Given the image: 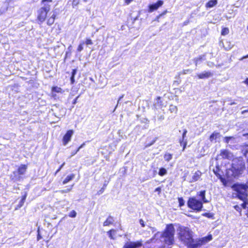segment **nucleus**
I'll return each instance as SVG.
<instances>
[{
    "mask_svg": "<svg viewBox=\"0 0 248 248\" xmlns=\"http://www.w3.org/2000/svg\"><path fill=\"white\" fill-rule=\"evenodd\" d=\"M174 232L175 229L173 224H168L163 232H157L154 237L149 240V242L161 243L164 246L172 245L174 242Z\"/></svg>",
    "mask_w": 248,
    "mask_h": 248,
    "instance_id": "f257e3e1",
    "label": "nucleus"
},
{
    "mask_svg": "<svg viewBox=\"0 0 248 248\" xmlns=\"http://www.w3.org/2000/svg\"><path fill=\"white\" fill-rule=\"evenodd\" d=\"M179 240L188 248H197V239L193 238L192 232L186 227L179 226L177 229Z\"/></svg>",
    "mask_w": 248,
    "mask_h": 248,
    "instance_id": "f03ea898",
    "label": "nucleus"
},
{
    "mask_svg": "<svg viewBox=\"0 0 248 248\" xmlns=\"http://www.w3.org/2000/svg\"><path fill=\"white\" fill-rule=\"evenodd\" d=\"M205 190L197 193V195L201 198V200H198L196 197H190L187 202L188 207L196 212L201 211L203 207V203L209 202L205 198Z\"/></svg>",
    "mask_w": 248,
    "mask_h": 248,
    "instance_id": "7ed1b4c3",
    "label": "nucleus"
},
{
    "mask_svg": "<svg viewBox=\"0 0 248 248\" xmlns=\"http://www.w3.org/2000/svg\"><path fill=\"white\" fill-rule=\"evenodd\" d=\"M233 197L239 200L248 198V180L245 184H233Z\"/></svg>",
    "mask_w": 248,
    "mask_h": 248,
    "instance_id": "20e7f679",
    "label": "nucleus"
},
{
    "mask_svg": "<svg viewBox=\"0 0 248 248\" xmlns=\"http://www.w3.org/2000/svg\"><path fill=\"white\" fill-rule=\"evenodd\" d=\"M218 167H216V170H214V172L217 176H219V178L224 186L230 187L232 188V178L231 177V176L232 175V169H230L227 170L226 173V178L222 177L218 173Z\"/></svg>",
    "mask_w": 248,
    "mask_h": 248,
    "instance_id": "39448f33",
    "label": "nucleus"
},
{
    "mask_svg": "<svg viewBox=\"0 0 248 248\" xmlns=\"http://www.w3.org/2000/svg\"><path fill=\"white\" fill-rule=\"evenodd\" d=\"M245 169V161L241 157L236 158L233 163V177L239 176Z\"/></svg>",
    "mask_w": 248,
    "mask_h": 248,
    "instance_id": "423d86ee",
    "label": "nucleus"
},
{
    "mask_svg": "<svg viewBox=\"0 0 248 248\" xmlns=\"http://www.w3.org/2000/svg\"><path fill=\"white\" fill-rule=\"evenodd\" d=\"M50 6L49 4H44V6L41 7L37 11V19L40 23L44 22L46 19L47 14L50 11Z\"/></svg>",
    "mask_w": 248,
    "mask_h": 248,
    "instance_id": "0eeeda50",
    "label": "nucleus"
},
{
    "mask_svg": "<svg viewBox=\"0 0 248 248\" xmlns=\"http://www.w3.org/2000/svg\"><path fill=\"white\" fill-rule=\"evenodd\" d=\"M242 203L233 205V208L242 215V210H245V215L248 217V198L246 199L240 200Z\"/></svg>",
    "mask_w": 248,
    "mask_h": 248,
    "instance_id": "6e6552de",
    "label": "nucleus"
},
{
    "mask_svg": "<svg viewBox=\"0 0 248 248\" xmlns=\"http://www.w3.org/2000/svg\"><path fill=\"white\" fill-rule=\"evenodd\" d=\"M212 239V235L209 234L207 236L204 237L202 239H197V242L195 244L197 245V248L201 247Z\"/></svg>",
    "mask_w": 248,
    "mask_h": 248,
    "instance_id": "1a4fd4ad",
    "label": "nucleus"
},
{
    "mask_svg": "<svg viewBox=\"0 0 248 248\" xmlns=\"http://www.w3.org/2000/svg\"><path fill=\"white\" fill-rule=\"evenodd\" d=\"M74 133L72 130H69L67 131L64 135L62 139V142L64 145H66L71 140V137Z\"/></svg>",
    "mask_w": 248,
    "mask_h": 248,
    "instance_id": "9d476101",
    "label": "nucleus"
},
{
    "mask_svg": "<svg viewBox=\"0 0 248 248\" xmlns=\"http://www.w3.org/2000/svg\"><path fill=\"white\" fill-rule=\"evenodd\" d=\"M163 4V1L161 0H159L157 2L150 4L148 6V11L150 13L153 12L155 10H157L159 7L161 6Z\"/></svg>",
    "mask_w": 248,
    "mask_h": 248,
    "instance_id": "9b49d317",
    "label": "nucleus"
},
{
    "mask_svg": "<svg viewBox=\"0 0 248 248\" xmlns=\"http://www.w3.org/2000/svg\"><path fill=\"white\" fill-rule=\"evenodd\" d=\"M142 244L140 242H128L125 244L123 248H137L140 247Z\"/></svg>",
    "mask_w": 248,
    "mask_h": 248,
    "instance_id": "f8f14e48",
    "label": "nucleus"
},
{
    "mask_svg": "<svg viewBox=\"0 0 248 248\" xmlns=\"http://www.w3.org/2000/svg\"><path fill=\"white\" fill-rule=\"evenodd\" d=\"M213 76V73L210 71H204L203 72L198 74L197 76L199 79H205L212 77Z\"/></svg>",
    "mask_w": 248,
    "mask_h": 248,
    "instance_id": "ddd939ff",
    "label": "nucleus"
},
{
    "mask_svg": "<svg viewBox=\"0 0 248 248\" xmlns=\"http://www.w3.org/2000/svg\"><path fill=\"white\" fill-rule=\"evenodd\" d=\"M202 172L200 170L196 171L192 176V178L190 179L189 182L190 183H193L197 181L200 178L202 175Z\"/></svg>",
    "mask_w": 248,
    "mask_h": 248,
    "instance_id": "4468645a",
    "label": "nucleus"
},
{
    "mask_svg": "<svg viewBox=\"0 0 248 248\" xmlns=\"http://www.w3.org/2000/svg\"><path fill=\"white\" fill-rule=\"evenodd\" d=\"M241 153L245 157L248 155V144H244L240 146Z\"/></svg>",
    "mask_w": 248,
    "mask_h": 248,
    "instance_id": "2eb2a0df",
    "label": "nucleus"
},
{
    "mask_svg": "<svg viewBox=\"0 0 248 248\" xmlns=\"http://www.w3.org/2000/svg\"><path fill=\"white\" fill-rule=\"evenodd\" d=\"M231 153L229 152L227 150H222L221 151L220 155L223 158L230 159L231 157Z\"/></svg>",
    "mask_w": 248,
    "mask_h": 248,
    "instance_id": "dca6fc26",
    "label": "nucleus"
},
{
    "mask_svg": "<svg viewBox=\"0 0 248 248\" xmlns=\"http://www.w3.org/2000/svg\"><path fill=\"white\" fill-rule=\"evenodd\" d=\"M205 55H201L197 58H195L194 59V62L195 63V65L197 66L198 64H199L201 63H202V61L205 60Z\"/></svg>",
    "mask_w": 248,
    "mask_h": 248,
    "instance_id": "f3484780",
    "label": "nucleus"
},
{
    "mask_svg": "<svg viewBox=\"0 0 248 248\" xmlns=\"http://www.w3.org/2000/svg\"><path fill=\"white\" fill-rule=\"evenodd\" d=\"M220 136V135L219 133L214 132L210 136V140L212 142L214 141L216 142L217 141V139L219 138Z\"/></svg>",
    "mask_w": 248,
    "mask_h": 248,
    "instance_id": "a211bd4d",
    "label": "nucleus"
},
{
    "mask_svg": "<svg viewBox=\"0 0 248 248\" xmlns=\"http://www.w3.org/2000/svg\"><path fill=\"white\" fill-rule=\"evenodd\" d=\"M27 169V166L26 165H21L19 167L17 170L18 174L19 175H23L26 171Z\"/></svg>",
    "mask_w": 248,
    "mask_h": 248,
    "instance_id": "6ab92c4d",
    "label": "nucleus"
},
{
    "mask_svg": "<svg viewBox=\"0 0 248 248\" xmlns=\"http://www.w3.org/2000/svg\"><path fill=\"white\" fill-rule=\"evenodd\" d=\"M114 221V220L113 219V217H111V216H109L106 220L104 221L103 223V226H109L110 224H113V222Z\"/></svg>",
    "mask_w": 248,
    "mask_h": 248,
    "instance_id": "aec40b11",
    "label": "nucleus"
},
{
    "mask_svg": "<svg viewBox=\"0 0 248 248\" xmlns=\"http://www.w3.org/2000/svg\"><path fill=\"white\" fill-rule=\"evenodd\" d=\"M18 174L17 171H15L13 172V175L11 176L12 179L14 181H19L21 179V176Z\"/></svg>",
    "mask_w": 248,
    "mask_h": 248,
    "instance_id": "412c9836",
    "label": "nucleus"
},
{
    "mask_svg": "<svg viewBox=\"0 0 248 248\" xmlns=\"http://www.w3.org/2000/svg\"><path fill=\"white\" fill-rule=\"evenodd\" d=\"M217 3V0H210L206 4V7L207 8H212Z\"/></svg>",
    "mask_w": 248,
    "mask_h": 248,
    "instance_id": "4be33fe9",
    "label": "nucleus"
},
{
    "mask_svg": "<svg viewBox=\"0 0 248 248\" xmlns=\"http://www.w3.org/2000/svg\"><path fill=\"white\" fill-rule=\"evenodd\" d=\"M223 44L224 47L226 50H229L232 47V45L231 42L226 41L224 43H223Z\"/></svg>",
    "mask_w": 248,
    "mask_h": 248,
    "instance_id": "5701e85b",
    "label": "nucleus"
},
{
    "mask_svg": "<svg viewBox=\"0 0 248 248\" xmlns=\"http://www.w3.org/2000/svg\"><path fill=\"white\" fill-rule=\"evenodd\" d=\"M75 174H71L69 175H68L65 178V179L63 180L62 183L63 185H65L66 184H67V183H68L69 181H71L72 180H73L74 177H75Z\"/></svg>",
    "mask_w": 248,
    "mask_h": 248,
    "instance_id": "b1692460",
    "label": "nucleus"
},
{
    "mask_svg": "<svg viewBox=\"0 0 248 248\" xmlns=\"http://www.w3.org/2000/svg\"><path fill=\"white\" fill-rule=\"evenodd\" d=\"M158 173V175H160V176H163L167 174V170L164 168H160Z\"/></svg>",
    "mask_w": 248,
    "mask_h": 248,
    "instance_id": "393cba45",
    "label": "nucleus"
},
{
    "mask_svg": "<svg viewBox=\"0 0 248 248\" xmlns=\"http://www.w3.org/2000/svg\"><path fill=\"white\" fill-rule=\"evenodd\" d=\"M116 233V231L114 229H111L108 232V234L109 237L111 239H114L115 238L113 237V235Z\"/></svg>",
    "mask_w": 248,
    "mask_h": 248,
    "instance_id": "a878e982",
    "label": "nucleus"
},
{
    "mask_svg": "<svg viewBox=\"0 0 248 248\" xmlns=\"http://www.w3.org/2000/svg\"><path fill=\"white\" fill-rule=\"evenodd\" d=\"M164 159L166 161L169 162L172 159V155L169 153L166 154L164 155Z\"/></svg>",
    "mask_w": 248,
    "mask_h": 248,
    "instance_id": "bb28decb",
    "label": "nucleus"
},
{
    "mask_svg": "<svg viewBox=\"0 0 248 248\" xmlns=\"http://www.w3.org/2000/svg\"><path fill=\"white\" fill-rule=\"evenodd\" d=\"M187 133V130L186 129L184 130V132L182 135V140H180V143H182V142L184 141V140H185L186 139H185V138L186 137V134Z\"/></svg>",
    "mask_w": 248,
    "mask_h": 248,
    "instance_id": "cd10ccee",
    "label": "nucleus"
},
{
    "mask_svg": "<svg viewBox=\"0 0 248 248\" xmlns=\"http://www.w3.org/2000/svg\"><path fill=\"white\" fill-rule=\"evenodd\" d=\"M26 195H24V196H23L22 199L20 200V201L19 203V204L18 205V207L20 208L23 206V205L25 202V201L26 200Z\"/></svg>",
    "mask_w": 248,
    "mask_h": 248,
    "instance_id": "c85d7f7f",
    "label": "nucleus"
},
{
    "mask_svg": "<svg viewBox=\"0 0 248 248\" xmlns=\"http://www.w3.org/2000/svg\"><path fill=\"white\" fill-rule=\"evenodd\" d=\"M73 185H72L71 186H70V187L68 188H67V189H63V190H61L60 191V192L62 194L63 193H68L69 192H70L72 188H73Z\"/></svg>",
    "mask_w": 248,
    "mask_h": 248,
    "instance_id": "c756f323",
    "label": "nucleus"
},
{
    "mask_svg": "<svg viewBox=\"0 0 248 248\" xmlns=\"http://www.w3.org/2000/svg\"><path fill=\"white\" fill-rule=\"evenodd\" d=\"M178 202L180 207H182L185 204V201L182 197L178 198Z\"/></svg>",
    "mask_w": 248,
    "mask_h": 248,
    "instance_id": "7c9ffc66",
    "label": "nucleus"
},
{
    "mask_svg": "<svg viewBox=\"0 0 248 248\" xmlns=\"http://www.w3.org/2000/svg\"><path fill=\"white\" fill-rule=\"evenodd\" d=\"M55 19H53L52 18H51L49 17L47 21V24L48 26L52 25L54 23Z\"/></svg>",
    "mask_w": 248,
    "mask_h": 248,
    "instance_id": "2f4dec72",
    "label": "nucleus"
},
{
    "mask_svg": "<svg viewBox=\"0 0 248 248\" xmlns=\"http://www.w3.org/2000/svg\"><path fill=\"white\" fill-rule=\"evenodd\" d=\"M161 97L158 96L156 98V102L155 104V106H158L160 107L161 106L162 102L160 101Z\"/></svg>",
    "mask_w": 248,
    "mask_h": 248,
    "instance_id": "473e14b6",
    "label": "nucleus"
},
{
    "mask_svg": "<svg viewBox=\"0 0 248 248\" xmlns=\"http://www.w3.org/2000/svg\"><path fill=\"white\" fill-rule=\"evenodd\" d=\"M84 145V143L82 144L81 146H80L76 151L72 152L71 153V156L76 155L78 153V152L79 150L83 147Z\"/></svg>",
    "mask_w": 248,
    "mask_h": 248,
    "instance_id": "72a5a7b5",
    "label": "nucleus"
},
{
    "mask_svg": "<svg viewBox=\"0 0 248 248\" xmlns=\"http://www.w3.org/2000/svg\"><path fill=\"white\" fill-rule=\"evenodd\" d=\"M228 33H229V29L228 28H225L222 30L221 34L222 35H225L227 34Z\"/></svg>",
    "mask_w": 248,
    "mask_h": 248,
    "instance_id": "f704fd0d",
    "label": "nucleus"
},
{
    "mask_svg": "<svg viewBox=\"0 0 248 248\" xmlns=\"http://www.w3.org/2000/svg\"><path fill=\"white\" fill-rule=\"evenodd\" d=\"M107 186V184H104V186H103V187H102L100 190H99L98 192H97V194L98 195H100L101 194H102L104 190H105V187L106 186Z\"/></svg>",
    "mask_w": 248,
    "mask_h": 248,
    "instance_id": "c9c22d12",
    "label": "nucleus"
},
{
    "mask_svg": "<svg viewBox=\"0 0 248 248\" xmlns=\"http://www.w3.org/2000/svg\"><path fill=\"white\" fill-rule=\"evenodd\" d=\"M156 138H155L154 140H153L152 142L147 143L145 145V148H147L150 147V146L152 145L156 141Z\"/></svg>",
    "mask_w": 248,
    "mask_h": 248,
    "instance_id": "e433bc0d",
    "label": "nucleus"
},
{
    "mask_svg": "<svg viewBox=\"0 0 248 248\" xmlns=\"http://www.w3.org/2000/svg\"><path fill=\"white\" fill-rule=\"evenodd\" d=\"M203 216L208 218H212L213 217V214L210 213H206L203 214Z\"/></svg>",
    "mask_w": 248,
    "mask_h": 248,
    "instance_id": "4c0bfd02",
    "label": "nucleus"
},
{
    "mask_svg": "<svg viewBox=\"0 0 248 248\" xmlns=\"http://www.w3.org/2000/svg\"><path fill=\"white\" fill-rule=\"evenodd\" d=\"M77 215V213L75 211L73 210L69 214V217H75Z\"/></svg>",
    "mask_w": 248,
    "mask_h": 248,
    "instance_id": "58836bf2",
    "label": "nucleus"
},
{
    "mask_svg": "<svg viewBox=\"0 0 248 248\" xmlns=\"http://www.w3.org/2000/svg\"><path fill=\"white\" fill-rule=\"evenodd\" d=\"M84 44V42H82V43H80L79 46H78V51H79V52H80L83 49V45Z\"/></svg>",
    "mask_w": 248,
    "mask_h": 248,
    "instance_id": "ea45409f",
    "label": "nucleus"
},
{
    "mask_svg": "<svg viewBox=\"0 0 248 248\" xmlns=\"http://www.w3.org/2000/svg\"><path fill=\"white\" fill-rule=\"evenodd\" d=\"M61 90V89L60 88H59L58 87H54L52 88V91L59 93Z\"/></svg>",
    "mask_w": 248,
    "mask_h": 248,
    "instance_id": "a19ab883",
    "label": "nucleus"
},
{
    "mask_svg": "<svg viewBox=\"0 0 248 248\" xmlns=\"http://www.w3.org/2000/svg\"><path fill=\"white\" fill-rule=\"evenodd\" d=\"M181 145H183V151H184L186 147V144H187V140H184V141L182 142V143H180Z\"/></svg>",
    "mask_w": 248,
    "mask_h": 248,
    "instance_id": "79ce46f5",
    "label": "nucleus"
},
{
    "mask_svg": "<svg viewBox=\"0 0 248 248\" xmlns=\"http://www.w3.org/2000/svg\"><path fill=\"white\" fill-rule=\"evenodd\" d=\"M85 43L87 45H92L93 44V43L92 40L90 39H87Z\"/></svg>",
    "mask_w": 248,
    "mask_h": 248,
    "instance_id": "37998d69",
    "label": "nucleus"
},
{
    "mask_svg": "<svg viewBox=\"0 0 248 248\" xmlns=\"http://www.w3.org/2000/svg\"><path fill=\"white\" fill-rule=\"evenodd\" d=\"M65 165V163H63L61 165V166L60 167V168L56 170V171L55 172V175H56L57 174V173L58 172H59L62 169V168L63 167V166Z\"/></svg>",
    "mask_w": 248,
    "mask_h": 248,
    "instance_id": "c03bdc74",
    "label": "nucleus"
},
{
    "mask_svg": "<svg viewBox=\"0 0 248 248\" xmlns=\"http://www.w3.org/2000/svg\"><path fill=\"white\" fill-rule=\"evenodd\" d=\"M7 9H8V6H6L5 7H1L0 10L1 12H2V13L3 14V13H5L7 10Z\"/></svg>",
    "mask_w": 248,
    "mask_h": 248,
    "instance_id": "a18cd8bd",
    "label": "nucleus"
},
{
    "mask_svg": "<svg viewBox=\"0 0 248 248\" xmlns=\"http://www.w3.org/2000/svg\"><path fill=\"white\" fill-rule=\"evenodd\" d=\"M232 139V137H227L225 138L224 141L225 142L228 143L229 142V140H231Z\"/></svg>",
    "mask_w": 248,
    "mask_h": 248,
    "instance_id": "49530a36",
    "label": "nucleus"
},
{
    "mask_svg": "<svg viewBox=\"0 0 248 248\" xmlns=\"http://www.w3.org/2000/svg\"><path fill=\"white\" fill-rule=\"evenodd\" d=\"M139 222H140V224L141 225V226L142 227H145V225L144 224V222L143 219H140Z\"/></svg>",
    "mask_w": 248,
    "mask_h": 248,
    "instance_id": "de8ad7c7",
    "label": "nucleus"
},
{
    "mask_svg": "<svg viewBox=\"0 0 248 248\" xmlns=\"http://www.w3.org/2000/svg\"><path fill=\"white\" fill-rule=\"evenodd\" d=\"M77 73V69H73L72 72L71 76L75 77V76L76 75Z\"/></svg>",
    "mask_w": 248,
    "mask_h": 248,
    "instance_id": "09e8293b",
    "label": "nucleus"
},
{
    "mask_svg": "<svg viewBox=\"0 0 248 248\" xmlns=\"http://www.w3.org/2000/svg\"><path fill=\"white\" fill-rule=\"evenodd\" d=\"M161 188L160 187H158L156 188L155 190V192H157L158 194H159L161 192Z\"/></svg>",
    "mask_w": 248,
    "mask_h": 248,
    "instance_id": "8fccbe9b",
    "label": "nucleus"
},
{
    "mask_svg": "<svg viewBox=\"0 0 248 248\" xmlns=\"http://www.w3.org/2000/svg\"><path fill=\"white\" fill-rule=\"evenodd\" d=\"M70 80L71 84H74L75 82V77L71 76L70 78Z\"/></svg>",
    "mask_w": 248,
    "mask_h": 248,
    "instance_id": "3c124183",
    "label": "nucleus"
},
{
    "mask_svg": "<svg viewBox=\"0 0 248 248\" xmlns=\"http://www.w3.org/2000/svg\"><path fill=\"white\" fill-rule=\"evenodd\" d=\"M52 13L53 14H55V15H56L57 16L59 14L58 12V10L57 9H55L54 10H53V11L52 12Z\"/></svg>",
    "mask_w": 248,
    "mask_h": 248,
    "instance_id": "603ef678",
    "label": "nucleus"
},
{
    "mask_svg": "<svg viewBox=\"0 0 248 248\" xmlns=\"http://www.w3.org/2000/svg\"><path fill=\"white\" fill-rule=\"evenodd\" d=\"M214 63L212 62H207V65L210 67H212L214 66Z\"/></svg>",
    "mask_w": 248,
    "mask_h": 248,
    "instance_id": "864d4df0",
    "label": "nucleus"
},
{
    "mask_svg": "<svg viewBox=\"0 0 248 248\" xmlns=\"http://www.w3.org/2000/svg\"><path fill=\"white\" fill-rule=\"evenodd\" d=\"M79 97V96H77L74 100L72 103L73 104L75 105L78 101V98Z\"/></svg>",
    "mask_w": 248,
    "mask_h": 248,
    "instance_id": "5fc2aeb1",
    "label": "nucleus"
},
{
    "mask_svg": "<svg viewBox=\"0 0 248 248\" xmlns=\"http://www.w3.org/2000/svg\"><path fill=\"white\" fill-rule=\"evenodd\" d=\"M141 122L142 123H146L149 122V120L146 118H144L141 120Z\"/></svg>",
    "mask_w": 248,
    "mask_h": 248,
    "instance_id": "6e6d98bb",
    "label": "nucleus"
},
{
    "mask_svg": "<svg viewBox=\"0 0 248 248\" xmlns=\"http://www.w3.org/2000/svg\"><path fill=\"white\" fill-rule=\"evenodd\" d=\"M125 3L127 5H128L131 2L133 1V0H124Z\"/></svg>",
    "mask_w": 248,
    "mask_h": 248,
    "instance_id": "4d7b16f0",
    "label": "nucleus"
},
{
    "mask_svg": "<svg viewBox=\"0 0 248 248\" xmlns=\"http://www.w3.org/2000/svg\"><path fill=\"white\" fill-rule=\"evenodd\" d=\"M57 16V15L52 14V15L50 17L51 18H52L54 19H55V18H56Z\"/></svg>",
    "mask_w": 248,
    "mask_h": 248,
    "instance_id": "13d9d810",
    "label": "nucleus"
},
{
    "mask_svg": "<svg viewBox=\"0 0 248 248\" xmlns=\"http://www.w3.org/2000/svg\"><path fill=\"white\" fill-rule=\"evenodd\" d=\"M244 83L248 85V78H246L244 81Z\"/></svg>",
    "mask_w": 248,
    "mask_h": 248,
    "instance_id": "bf43d9fd",
    "label": "nucleus"
},
{
    "mask_svg": "<svg viewBox=\"0 0 248 248\" xmlns=\"http://www.w3.org/2000/svg\"><path fill=\"white\" fill-rule=\"evenodd\" d=\"M52 0H42V3H44L45 2H51Z\"/></svg>",
    "mask_w": 248,
    "mask_h": 248,
    "instance_id": "052dcab7",
    "label": "nucleus"
},
{
    "mask_svg": "<svg viewBox=\"0 0 248 248\" xmlns=\"http://www.w3.org/2000/svg\"><path fill=\"white\" fill-rule=\"evenodd\" d=\"M41 238H42V237L41 236V235L39 234H38L37 235V240H39Z\"/></svg>",
    "mask_w": 248,
    "mask_h": 248,
    "instance_id": "680f3d73",
    "label": "nucleus"
},
{
    "mask_svg": "<svg viewBox=\"0 0 248 248\" xmlns=\"http://www.w3.org/2000/svg\"><path fill=\"white\" fill-rule=\"evenodd\" d=\"M164 119V116L163 115H161L159 117V120H163Z\"/></svg>",
    "mask_w": 248,
    "mask_h": 248,
    "instance_id": "e2e57ef3",
    "label": "nucleus"
},
{
    "mask_svg": "<svg viewBox=\"0 0 248 248\" xmlns=\"http://www.w3.org/2000/svg\"><path fill=\"white\" fill-rule=\"evenodd\" d=\"M124 97V95H122L119 99L118 101V104L119 103L120 101L121 100V99Z\"/></svg>",
    "mask_w": 248,
    "mask_h": 248,
    "instance_id": "0e129e2a",
    "label": "nucleus"
},
{
    "mask_svg": "<svg viewBox=\"0 0 248 248\" xmlns=\"http://www.w3.org/2000/svg\"><path fill=\"white\" fill-rule=\"evenodd\" d=\"M151 229H152L153 232H154L155 231V229L154 227H151Z\"/></svg>",
    "mask_w": 248,
    "mask_h": 248,
    "instance_id": "69168bd1",
    "label": "nucleus"
},
{
    "mask_svg": "<svg viewBox=\"0 0 248 248\" xmlns=\"http://www.w3.org/2000/svg\"><path fill=\"white\" fill-rule=\"evenodd\" d=\"M248 58V54L247 55L243 57V58Z\"/></svg>",
    "mask_w": 248,
    "mask_h": 248,
    "instance_id": "338daca9",
    "label": "nucleus"
},
{
    "mask_svg": "<svg viewBox=\"0 0 248 248\" xmlns=\"http://www.w3.org/2000/svg\"><path fill=\"white\" fill-rule=\"evenodd\" d=\"M54 115H55V116L57 117V118H60V116H57L55 114H54Z\"/></svg>",
    "mask_w": 248,
    "mask_h": 248,
    "instance_id": "774afa93",
    "label": "nucleus"
}]
</instances>
